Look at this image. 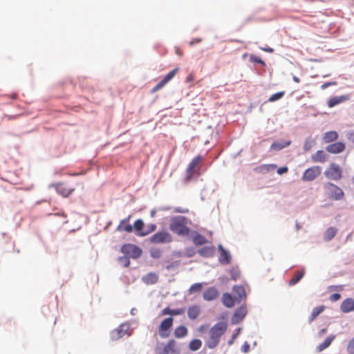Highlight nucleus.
I'll return each mask as SVG.
<instances>
[{
	"label": "nucleus",
	"instance_id": "1",
	"mask_svg": "<svg viewBox=\"0 0 354 354\" xmlns=\"http://www.w3.org/2000/svg\"><path fill=\"white\" fill-rule=\"evenodd\" d=\"M227 328L226 322H219L212 326L209 331V338L206 342V346L209 348H214L220 342L221 337Z\"/></svg>",
	"mask_w": 354,
	"mask_h": 354
},
{
	"label": "nucleus",
	"instance_id": "2",
	"mask_svg": "<svg viewBox=\"0 0 354 354\" xmlns=\"http://www.w3.org/2000/svg\"><path fill=\"white\" fill-rule=\"evenodd\" d=\"M188 219L182 216L172 217L170 220L169 230L179 236H187L189 234V228L187 226Z\"/></svg>",
	"mask_w": 354,
	"mask_h": 354
},
{
	"label": "nucleus",
	"instance_id": "3",
	"mask_svg": "<svg viewBox=\"0 0 354 354\" xmlns=\"http://www.w3.org/2000/svg\"><path fill=\"white\" fill-rule=\"evenodd\" d=\"M324 189L326 191L330 198L335 201H340L344 197L343 190L332 183H327L324 185Z\"/></svg>",
	"mask_w": 354,
	"mask_h": 354
},
{
	"label": "nucleus",
	"instance_id": "4",
	"mask_svg": "<svg viewBox=\"0 0 354 354\" xmlns=\"http://www.w3.org/2000/svg\"><path fill=\"white\" fill-rule=\"evenodd\" d=\"M203 157L201 155L195 157L189 164L187 169L185 180L188 182L191 180L194 175L199 170V164L202 162Z\"/></svg>",
	"mask_w": 354,
	"mask_h": 354
},
{
	"label": "nucleus",
	"instance_id": "5",
	"mask_svg": "<svg viewBox=\"0 0 354 354\" xmlns=\"http://www.w3.org/2000/svg\"><path fill=\"white\" fill-rule=\"evenodd\" d=\"M324 175L328 179L339 180L342 178V169L337 164L332 162L324 171Z\"/></svg>",
	"mask_w": 354,
	"mask_h": 354
},
{
	"label": "nucleus",
	"instance_id": "6",
	"mask_svg": "<svg viewBox=\"0 0 354 354\" xmlns=\"http://www.w3.org/2000/svg\"><path fill=\"white\" fill-rule=\"evenodd\" d=\"M150 241L154 244L167 243L172 241V236L166 231H160L151 236Z\"/></svg>",
	"mask_w": 354,
	"mask_h": 354
},
{
	"label": "nucleus",
	"instance_id": "7",
	"mask_svg": "<svg viewBox=\"0 0 354 354\" xmlns=\"http://www.w3.org/2000/svg\"><path fill=\"white\" fill-rule=\"evenodd\" d=\"M121 252L133 259L139 258L142 254V250L133 244H124L121 248Z\"/></svg>",
	"mask_w": 354,
	"mask_h": 354
},
{
	"label": "nucleus",
	"instance_id": "8",
	"mask_svg": "<svg viewBox=\"0 0 354 354\" xmlns=\"http://www.w3.org/2000/svg\"><path fill=\"white\" fill-rule=\"evenodd\" d=\"M322 173V168L319 166H313L307 169L303 174L302 180L304 181H313L317 178Z\"/></svg>",
	"mask_w": 354,
	"mask_h": 354
},
{
	"label": "nucleus",
	"instance_id": "9",
	"mask_svg": "<svg viewBox=\"0 0 354 354\" xmlns=\"http://www.w3.org/2000/svg\"><path fill=\"white\" fill-rule=\"evenodd\" d=\"M178 71V68H176L174 70L168 73L162 80L159 82L151 91L152 93H154L163 88L170 80H171Z\"/></svg>",
	"mask_w": 354,
	"mask_h": 354
},
{
	"label": "nucleus",
	"instance_id": "10",
	"mask_svg": "<svg viewBox=\"0 0 354 354\" xmlns=\"http://www.w3.org/2000/svg\"><path fill=\"white\" fill-rule=\"evenodd\" d=\"M173 321L174 319L172 317H167L160 323L158 327V333L161 337L165 338L169 337V333H167V330H169L172 326Z\"/></svg>",
	"mask_w": 354,
	"mask_h": 354
},
{
	"label": "nucleus",
	"instance_id": "11",
	"mask_svg": "<svg viewBox=\"0 0 354 354\" xmlns=\"http://www.w3.org/2000/svg\"><path fill=\"white\" fill-rule=\"evenodd\" d=\"M129 325L128 324H122L117 328L113 330L111 333V338L112 340H118L127 334L129 330Z\"/></svg>",
	"mask_w": 354,
	"mask_h": 354
},
{
	"label": "nucleus",
	"instance_id": "12",
	"mask_svg": "<svg viewBox=\"0 0 354 354\" xmlns=\"http://www.w3.org/2000/svg\"><path fill=\"white\" fill-rule=\"evenodd\" d=\"M53 187H55L59 194L65 198L68 197L75 191L74 187H68L64 183H57L53 184Z\"/></svg>",
	"mask_w": 354,
	"mask_h": 354
},
{
	"label": "nucleus",
	"instance_id": "13",
	"mask_svg": "<svg viewBox=\"0 0 354 354\" xmlns=\"http://www.w3.org/2000/svg\"><path fill=\"white\" fill-rule=\"evenodd\" d=\"M247 314V308L245 306H241L238 308L232 318V324H237L241 322Z\"/></svg>",
	"mask_w": 354,
	"mask_h": 354
},
{
	"label": "nucleus",
	"instance_id": "14",
	"mask_svg": "<svg viewBox=\"0 0 354 354\" xmlns=\"http://www.w3.org/2000/svg\"><path fill=\"white\" fill-rule=\"evenodd\" d=\"M346 149V145L342 142H337L328 145L326 147V150L330 153L337 154L343 152Z\"/></svg>",
	"mask_w": 354,
	"mask_h": 354
},
{
	"label": "nucleus",
	"instance_id": "15",
	"mask_svg": "<svg viewBox=\"0 0 354 354\" xmlns=\"http://www.w3.org/2000/svg\"><path fill=\"white\" fill-rule=\"evenodd\" d=\"M218 248L220 252V255L218 257V261L220 263L223 265L229 264L231 261V255L230 252L225 250L222 245H219Z\"/></svg>",
	"mask_w": 354,
	"mask_h": 354
},
{
	"label": "nucleus",
	"instance_id": "16",
	"mask_svg": "<svg viewBox=\"0 0 354 354\" xmlns=\"http://www.w3.org/2000/svg\"><path fill=\"white\" fill-rule=\"evenodd\" d=\"M219 292L214 287H210L206 289L203 295V299L206 301H212L218 298Z\"/></svg>",
	"mask_w": 354,
	"mask_h": 354
},
{
	"label": "nucleus",
	"instance_id": "17",
	"mask_svg": "<svg viewBox=\"0 0 354 354\" xmlns=\"http://www.w3.org/2000/svg\"><path fill=\"white\" fill-rule=\"evenodd\" d=\"M350 99L349 95H344L330 97L328 102V106L332 108L340 103L344 102Z\"/></svg>",
	"mask_w": 354,
	"mask_h": 354
},
{
	"label": "nucleus",
	"instance_id": "18",
	"mask_svg": "<svg viewBox=\"0 0 354 354\" xmlns=\"http://www.w3.org/2000/svg\"><path fill=\"white\" fill-rule=\"evenodd\" d=\"M341 311L347 313L354 310V299L348 298L343 301L340 306Z\"/></svg>",
	"mask_w": 354,
	"mask_h": 354
},
{
	"label": "nucleus",
	"instance_id": "19",
	"mask_svg": "<svg viewBox=\"0 0 354 354\" xmlns=\"http://www.w3.org/2000/svg\"><path fill=\"white\" fill-rule=\"evenodd\" d=\"M313 162H325L328 160V155L323 150H318L311 156Z\"/></svg>",
	"mask_w": 354,
	"mask_h": 354
},
{
	"label": "nucleus",
	"instance_id": "20",
	"mask_svg": "<svg viewBox=\"0 0 354 354\" xmlns=\"http://www.w3.org/2000/svg\"><path fill=\"white\" fill-rule=\"evenodd\" d=\"M129 218L130 216L128 218L122 220L117 227V230L120 232H126L128 233L132 232L133 226L129 223Z\"/></svg>",
	"mask_w": 354,
	"mask_h": 354
},
{
	"label": "nucleus",
	"instance_id": "21",
	"mask_svg": "<svg viewBox=\"0 0 354 354\" xmlns=\"http://www.w3.org/2000/svg\"><path fill=\"white\" fill-rule=\"evenodd\" d=\"M234 293V299L240 302L241 299L246 297V292L245 288L242 286H235L233 288Z\"/></svg>",
	"mask_w": 354,
	"mask_h": 354
},
{
	"label": "nucleus",
	"instance_id": "22",
	"mask_svg": "<svg viewBox=\"0 0 354 354\" xmlns=\"http://www.w3.org/2000/svg\"><path fill=\"white\" fill-rule=\"evenodd\" d=\"M201 313V308L197 305L192 306L187 310V315L190 319H197Z\"/></svg>",
	"mask_w": 354,
	"mask_h": 354
},
{
	"label": "nucleus",
	"instance_id": "23",
	"mask_svg": "<svg viewBox=\"0 0 354 354\" xmlns=\"http://www.w3.org/2000/svg\"><path fill=\"white\" fill-rule=\"evenodd\" d=\"M335 335H330L328 337H327L322 344H319L317 346V348H316L317 351L322 352L324 349L327 348L331 344V343L335 339Z\"/></svg>",
	"mask_w": 354,
	"mask_h": 354
},
{
	"label": "nucleus",
	"instance_id": "24",
	"mask_svg": "<svg viewBox=\"0 0 354 354\" xmlns=\"http://www.w3.org/2000/svg\"><path fill=\"white\" fill-rule=\"evenodd\" d=\"M338 136V133L335 131H330L324 133L322 139L324 142L330 143L337 140Z\"/></svg>",
	"mask_w": 354,
	"mask_h": 354
},
{
	"label": "nucleus",
	"instance_id": "25",
	"mask_svg": "<svg viewBox=\"0 0 354 354\" xmlns=\"http://www.w3.org/2000/svg\"><path fill=\"white\" fill-rule=\"evenodd\" d=\"M234 297H232L229 293H224L222 296V302L223 305L227 308H232L234 306Z\"/></svg>",
	"mask_w": 354,
	"mask_h": 354
},
{
	"label": "nucleus",
	"instance_id": "26",
	"mask_svg": "<svg viewBox=\"0 0 354 354\" xmlns=\"http://www.w3.org/2000/svg\"><path fill=\"white\" fill-rule=\"evenodd\" d=\"M290 144V140L282 142L275 141L271 145L270 149L274 151H279L285 147H288Z\"/></svg>",
	"mask_w": 354,
	"mask_h": 354
},
{
	"label": "nucleus",
	"instance_id": "27",
	"mask_svg": "<svg viewBox=\"0 0 354 354\" xmlns=\"http://www.w3.org/2000/svg\"><path fill=\"white\" fill-rule=\"evenodd\" d=\"M158 280V275L153 272L148 273L142 277V281L146 284H154Z\"/></svg>",
	"mask_w": 354,
	"mask_h": 354
},
{
	"label": "nucleus",
	"instance_id": "28",
	"mask_svg": "<svg viewBox=\"0 0 354 354\" xmlns=\"http://www.w3.org/2000/svg\"><path fill=\"white\" fill-rule=\"evenodd\" d=\"M198 254L204 257H211L214 254V248L210 246L203 247L198 250Z\"/></svg>",
	"mask_w": 354,
	"mask_h": 354
},
{
	"label": "nucleus",
	"instance_id": "29",
	"mask_svg": "<svg viewBox=\"0 0 354 354\" xmlns=\"http://www.w3.org/2000/svg\"><path fill=\"white\" fill-rule=\"evenodd\" d=\"M325 309L324 306H319L313 308L310 316L308 318V322L312 323L317 316L321 314Z\"/></svg>",
	"mask_w": 354,
	"mask_h": 354
},
{
	"label": "nucleus",
	"instance_id": "30",
	"mask_svg": "<svg viewBox=\"0 0 354 354\" xmlns=\"http://www.w3.org/2000/svg\"><path fill=\"white\" fill-rule=\"evenodd\" d=\"M305 274L304 270H297L295 273V275L292 277V278L289 281L290 286H294L296 283H297L304 277Z\"/></svg>",
	"mask_w": 354,
	"mask_h": 354
},
{
	"label": "nucleus",
	"instance_id": "31",
	"mask_svg": "<svg viewBox=\"0 0 354 354\" xmlns=\"http://www.w3.org/2000/svg\"><path fill=\"white\" fill-rule=\"evenodd\" d=\"M187 328L184 326H178L174 330V336L176 338H182L187 335Z\"/></svg>",
	"mask_w": 354,
	"mask_h": 354
},
{
	"label": "nucleus",
	"instance_id": "32",
	"mask_svg": "<svg viewBox=\"0 0 354 354\" xmlns=\"http://www.w3.org/2000/svg\"><path fill=\"white\" fill-rule=\"evenodd\" d=\"M193 243L195 245H202L207 242V239L200 234H196L192 239Z\"/></svg>",
	"mask_w": 354,
	"mask_h": 354
},
{
	"label": "nucleus",
	"instance_id": "33",
	"mask_svg": "<svg viewBox=\"0 0 354 354\" xmlns=\"http://www.w3.org/2000/svg\"><path fill=\"white\" fill-rule=\"evenodd\" d=\"M277 165L274 164L262 165L257 168V171L262 174H266L275 169Z\"/></svg>",
	"mask_w": 354,
	"mask_h": 354
},
{
	"label": "nucleus",
	"instance_id": "34",
	"mask_svg": "<svg viewBox=\"0 0 354 354\" xmlns=\"http://www.w3.org/2000/svg\"><path fill=\"white\" fill-rule=\"evenodd\" d=\"M337 229L333 227H328L324 233V239L330 241L336 234Z\"/></svg>",
	"mask_w": 354,
	"mask_h": 354
},
{
	"label": "nucleus",
	"instance_id": "35",
	"mask_svg": "<svg viewBox=\"0 0 354 354\" xmlns=\"http://www.w3.org/2000/svg\"><path fill=\"white\" fill-rule=\"evenodd\" d=\"M144 222L141 219H138L134 222V225L133 229L136 232V234L140 236V233H145V232H142V229L144 227Z\"/></svg>",
	"mask_w": 354,
	"mask_h": 354
},
{
	"label": "nucleus",
	"instance_id": "36",
	"mask_svg": "<svg viewBox=\"0 0 354 354\" xmlns=\"http://www.w3.org/2000/svg\"><path fill=\"white\" fill-rule=\"evenodd\" d=\"M202 346V342L200 339H195L190 342L189 348L191 351H195L198 350Z\"/></svg>",
	"mask_w": 354,
	"mask_h": 354
},
{
	"label": "nucleus",
	"instance_id": "37",
	"mask_svg": "<svg viewBox=\"0 0 354 354\" xmlns=\"http://www.w3.org/2000/svg\"><path fill=\"white\" fill-rule=\"evenodd\" d=\"M284 95H285L284 91H280V92L276 93L270 97L268 102H275V101L281 99Z\"/></svg>",
	"mask_w": 354,
	"mask_h": 354
},
{
	"label": "nucleus",
	"instance_id": "38",
	"mask_svg": "<svg viewBox=\"0 0 354 354\" xmlns=\"http://www.w3.org/2000/svg\"><path fill=\"white\" fill-rule=\"evenodd\" d=\"M231 279L236 281L240 277V271L239 269L232 268L230 270Z\"/></svg>",
	"mask_w": 354,
	"mask_h": 354
},
{
	"label": "nucleus",
	"instance_id": "39",
	"mask_svg": "<svg viewBox=\"0 0 354 354\" xmlns=\"http://www.w3.org/2000/svg\"><path fill=\"white\" fill-rule=\"evenodd\" d=\"M203 286L200 283H196L191 286L189 291L190 293L200 292L202 290Z\"/></svg>",
	"mask_w": 354,
	"mask_h": 354
},
{
	"label": "nucleus",
	"instance_id": "40",
	"mask_svg": "<svg viewBox=\"0 0 354 354\" xmlns=\"http://www.w3.org/2000/svg\"><path fill=\"white\" fill-rule=\"evenodd\" d=\"M250 59L251 62H252L254 63H259V64H261L263 66L266 65L265 62L263 60H262L261 59V57H258L257 55H252L250 56Z\"/></svg>",
	"mask_w": 354,
	"mask_h": 354
},
{
	"label": "nucleus",
	"instance_id": "41",
	"mask_svg": "<svg viewBox=\"0 0 354 354\" xmlns=\"http://www.w3.org/2000/svg\"><path fill=\"white\" fill-rule=\"evenodd\" d=\"M148 228H149V230L147 232H145V233H140V236H146V235L149 234V233L155 231L156 229V225L151 223L148 226Z\"/></svg>",
	"mask_w": 354,
	"mask_h": 354
},
{
	"label": "nucleus",
	"instance_id": "42",
	"mask_svg": "<svg viewBox=\"0 0 354 354\" xmlns=\"http://www.w3.org/2000/svg\"><path fill=\"white\" fill-rule=\"evenodd\" d=\"M161 254H162V252L159 249H155V250H152L151 251V256L155 259L160 258L161 257Z\"/></svg>",
	"mask_w": 354,
	"mask_h": 354
},
{
	"label": "nucleus",
	"instance_id": "43",
	"mask_svg": "<svg viewBox=\"0 0 354 354\" xmlns=\"http://www.w3.org/2000/svg\"><path fill=\"white\" fill-rule=\"evenodd\" d=\"M185 313L184 308L171 309V316L180 315Z\"/></svg>",
	"mask_w": 354,
	"mask_h": 354
},
{
	"label": "nucleus",
	"instance_id": "44",
	"mask_svg": "<svg viewBox=\"0 0 354 354\" xmlns=\"http://www.w3.org/2000/svg\"><path fill=\"white\" fill-rule=\"evenodd\" d=\"M347 351L351 354L354 353V337L350 340L347 346Z\"/></svg>",
	"mask_w": 354,
	"mask_h": 354
},
{
	"label": "nucleus",
	"instance_id": "45",
	"mask_svg": "<svg viewBox=\"0 0 354 354\" xmlns=\"http://www.w3.org/2000/svg\"><path fill=\"white\" fill-rule=\"evenodd\" d=\"M120 261L125 267L129 266L130 263V260L127 257H120Z\"/></svg>",
	"mask_w": 354,
	"mask_h": 354
},
{
	"label": "nucleus",
	"instance_id": "46",
	"mask_svg": "<svg viewBox=\"0 0 354 354\" xmlns=\"http://www.w3.org/2000/svg\"><path fill=\"white\" fill-rule=\"evenodd\" d=\"M337 85V82H325L324 83L322 86H321V88L322 90H324L326 89V88H328V86H335Z\"/></svg>",
	"mask_w": 354,
	"mask_h": 354
},
{
	"label": "nucleus",
	"instance_id": "47",
	"mask_svg": "<svg viewBox=\"0 0 354 354\" xmlns=\"http://www.w3.org/2000/svg\"><path fill=\"white\" fill-rule=\"evenodd\" d=\"M250 348V344L247 342H245L243 343V344L241 346V351L243 353H246L249 352Z\"/></svg>",
	"mask_w": 354,
	"mask_h": 354
},
{
	"label": "nucleus",
	"instance_id": "48",
	"mask_svg": "<svg viewBox=\"0 0 354 354\" xmlns=\"http://www.w3.org/2000/svg\"><path fill=\"white\" fill-rule=\"evenodd\" d=\"M341 298V295L339 293H334L330 295V300L331 301H338Z\"/></svg>",
	"mask_w": 354,
	"mask_h": 354
},
{
	"label": "nucleus",
	"instance_id": "49",
	"mask_svg": "<svg viewBox=\"0 0 354 354\" xmlns=\"http://www.w3.org/2000/svg\"><path fill=\"white\" fill-rule=\"evenodd\" d=\"M166 315H171V309H170L169 307L165 308L160 313L161 316Z\"/></svg>",
	"mask_w": 354,
	"mask_h": 354
},
{
	"label": "nucleus",
	"instance_id": "50",
	"mask_svg": "<svg viewBox=\"0 0 354 354\" xmlns=\"http://www.w3.org/2000/svg\"><path fill=\"white\" fill-rule=\"evenodd\" d=\"M288 169L287 167H280L278 169L277 173H278V174L281 175L283 174L288 172Z\"/></svg>",
	"mask_w": 354,
	"mask_h": 354
},
{
	"label": "nucleus",
	"instance_id": "51",
	"mask_svg": "<svg viewBox=\"0 0 354 354\" xmlns=\"http://www.w3.org/2000/svg\"><path fill=\"white\" fill-rule=\"evenodd\" d=\"M194 80V73H189L187 77H186V82H191Z\"/></svg>",
	"mask_w": 354,
	"mask_h": 354
},
{
	"label": "nucleus",
	"instance_id": "52",
	"mask_svg": "<svg viewBox=\"0 0 354 354\" xmlns=\"http://www.w3.org/2000/svg\"><path fill=\"white\" fill-rule=\"evenodd\" d=\"M327 331V329L326 328H322L321 329L318 333H317V335L319 337H322L324 336V335L326 333Z\"/></svg>",
	"mask_w": 354,
	"mask_h": 354
},
{
	"label": "nucleus",
	"instance_id": "53",
	"mask_svg": "<svg viewBox=\"0 0 354 354\" xmlns=\"http://www.w3.org/2000/svg\"><path fill=\"white\" fill-rule=\"evenodd\" d=\"M5 96L12 99V100H16L17 98V93H12L10 95H6Z\"/></svg>",
	"mask_w": 354,
	"mask_h": 354
},
{
	"label": "nucleus",
	"instance_id": "54",
	"mask_svg": "<svg viewBox=\"0 0 354 354\" xmlns=\"http://www.w3.org/2000/svg\"><path fill=\"white\" fill-rule=\"evenodd\" d=\"M261 49L267 53H273V51H274V49L270 47L261 48Z\"/></svg>",
	"mask_w": 354,
	"mask_h": 354
},
{
	"label": "nucleus",
	"instance_id": "55",
	"mask_svg": "<svg viewBox=\"0 0 354 354\" xmlns=\"http://www.w3.org/2000/svg\"><path fill=\"white\" fill-rule=\"evenodd\" d=\"M348 138L354 142V132H351L348 135Z\"/></svg>",
	"mask_w": 354,
	"mask_h": 354
},
{
	"label": "nucleus",
	"instance_id": "56",
	"mask_svg": "<svg viewBox=\"0 0 354 354\" xmlns=\"http://www.w3.org/2000/svg\"><path fill=\"white\" fill-rule=\"evenodd\" d=\"M176 212H180V213H187L188 212V209H181L180 208H176L175 209Z\"/></svg>",
	"mask_w": 354,
	"mask_h": 354
},
{
	"label": "nucleus",
	"instance_id": "57",
	"mask_svg": "<svg viewBox=\"0 0 354 354\" xmlns=\"http://www.w3.org/2000/svg\"><path fill=\"white\" fill-rule=\"evenodd\" d=\"M201 41V39H193L191 42H190V45H193L194 44H196V43H199Z\"/></svg>",
	"mask_w": 354,
	"mask_h": 354
},
{
	"label": "nucleus",
	"instance_id": "58",
	"mask_svg": "<svg viewBox=\"0 0 354 354\" xmlns=\"http://www.w3.org/2000/svg\"><path fill=\"white\" fill-rule=\"evenodd\" d=\"M150 214H151V217H154L156 215V210H154V209L151 210L150 212Z\"/></svg>",
	"mask_w": 354,
	"mask_h": 354
},
{
	"label": "nucleus",
	"instance_id": "59",
	"mask_svg": "<svg viewBox=\"0 0 354 354\" xmlns=\"http://www.w3.org/2000/svg\"><path fill=\"white\" fill-rule=\"evenodd\" d=\"M293 80L297 83H299L300 82L299 79L296 76L293 77Z\"/></svg>",
	"mask_w": 354,
	"mask_h": 354
},
{
	"label": "nucleus",
	"instance_id": "60",
	"mask_svg": "<svg viewBox=\"0 0 354 354\" xmlns=\"http://www.w3.org/2000/svg\"><path fill=\"white\" fill-rule=\"evenodd\" d=\"M172 267H173V265H168V266H166V268L167 270H170Z\"/></svg>",
	"mask_w": 354,
	"mask_h": 354
},
{
	"label": "nucleus",
	"instance_id": "61",
	"mask_svg": "<svg viewBox=\"0 0 354 354\" xmlns=\"http://www.w3.org/2000/svg\"><path fill=\"white\" fill-rule=\"evenodd\" d=\"M352 181H353V183H354V176H353V178H352Z\"/></svg>",
	"mask_w": 354,
	"mask_h": 354
}]
</instances>
